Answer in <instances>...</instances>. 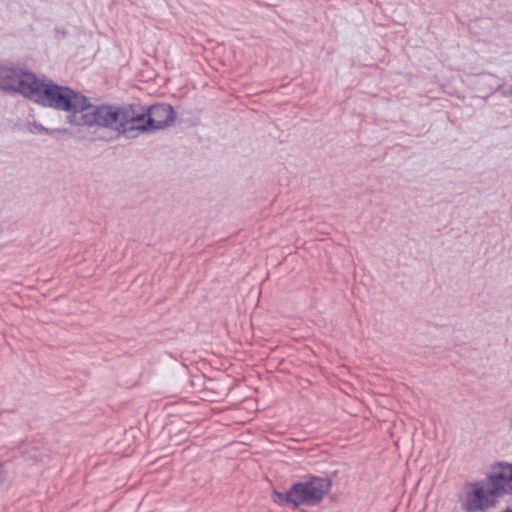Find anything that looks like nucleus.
<instances>
[{"instance_id": "obj_5", "label": "nucleus", "mask_w": 512, "mask_h": 512, "mask_svg": "<svg viewBox=\"0 0 512 512\" xmlns=\"http://www.w3.org/2000/svg\"><path fill=\"white\" fill-rule=\"evenodd\" d=\"M37 77L35 74L16 67H0V89L17 92L30 98L29 91L34 88Z\"/></svg>"}, {"instance_id": "obj_6", "label": "nucleus", "mask_w": 512, "mask_h": 512, "mask_svg": "<svg viewBox=\"0 0 512 512\" xmlns=\"http://www.w3.org/2000/svg\"><path fill=\"white\" fill-rule=\"evenodd\" d=\"M272 500L280 506H292L297 508L296 499L293 495V485L287 492H278L276 490L272 493Z\"/></svg>"}, {"instance_id": "obj_10", "label": "nucleus", "mask_w": 512, "mask_h": 512, "mask_svg": "<svg viewBox=\"0 0 512 512\" xmlns=\"http://www.w3.org/2000/svg\"><path fill=\"white\" fill-rule=\"evenodd\" d=\"M503 512H512V508H506Z\"/></svg>"}, {"instance_id": "obj_8", "label": "nucleus", "mask_w": 512, "mask_h": 512, "mask_svg": "<svg viewBox=\"0 0 512 512\" xmlns=\"http://www.w3.org/2000/svg\"><path fill=\"white\" fill-rule=\"evenodd\" d=\"M497 91H499L504 97H510L512 96V85H500L498 86Z\"/></svg>"}, {"instance_id": "obj_1", "label": "nucleus", "mask_w": 512, "mask_h": 512, "mask_svg": "<svg viewBox=\"0 0 512 512\" xmlns=\"http://www.w3.org/2000/svg\"><path fill=\"white\" fill-rule=\"evenodd\" d=\"M29 93V100L32 102L66 112L67 123L74 126L91 127L96 125L105 128L107 117L112 116L108 111L109 105L93 106L81 93L52 81L37 79L34 88Z\"/></svg>"}, {"instance_id": "obj_9", "label": "nucleus", "mask_w": 512, "mask_h": 512, "mask_svg": "<svg viewBox=\"0 0 512 512\" xmlns=\"http://www.w3.org/2000/svg\"><path fill=\"white\" fill-rule=\"evenodd\" d=\"M7 479V471L3 462L0 460V484L4 483Z\"/></svg>"}, {"instance_id": "obj_3", "label": "nucleus", "mask_w": 512, "mask_h": 512, "mask_svg": "<svg viewBox=\"0 0 512 512\" xmlns=\"http://www.w3.org/2000/svg\"><path fill=\"white\" fill-rule=\"evenodd\" d=\"M489 488L485 489L477 483L471 484L474 489L467 493L462 509L467 512L484 511L494 507L497 499L504 495H512V464L498 462L488 475Z\"/></svg>"}, {"instance_id": "obj_2", "label": "nucleus", "mask_w": 512, "mask_h": 512, "mask_svg": "<svg viewBox=\"0 0 512 512\" xmlns=\"http://www.w3.org/2000/svg\"><path fill=\"white\" fill-rule=\"evenodd\" d=\"M108 111L112 114L107 117L106 127L119 134L130 131H148L163 129L175 121L176 114L173 107L166 103L155 104L148 108L140 103L122 106L109 105Z\"/></svg>"}, {"instance_id": "obj_11", "label": "nucleus", "mask_w": 512, "mask_h": 512, "mask_svg": "<svg viewBox=\"0 0 512 512\" xmlns=\"http://www.w3.org/2000/svg\"><path fill=\"white\" fill-rule=\"evenodd\" d=\"M511 425H512V420H511Z\"/></svg>"}, {"instance_id": "obj_7", "label": "nucleus", "mask_w": 512, "mask_h": 512, "mask_svg": "<svg viewBox=\"0 0 512 512\" xmlns=\"http://www.w3.org/2000/svg\"><path fill=\"white\" fill-rule=\"evenodd\" d=\"M33 126L38 133H42V134H52L54 132H62L63 131L60 129L51 130V129L44 127L42 124H39V123H34Z\"/></svg>"}, {"instance_id": "obj_4", "label": "nucleus", "mask_w": 512, "mask_h": 512, "mask_svg": "<svg viewBox=\"0 0 512 512\" xmlns=\"http://www.w3.org/2000/svg\"><path fill=\"white\" fill-rule=\"evenodd\" d=\"M331 481L326 477H309L306 481L293 484L296 505H316L329 492Z\"/></svg>"}]
</instances>
